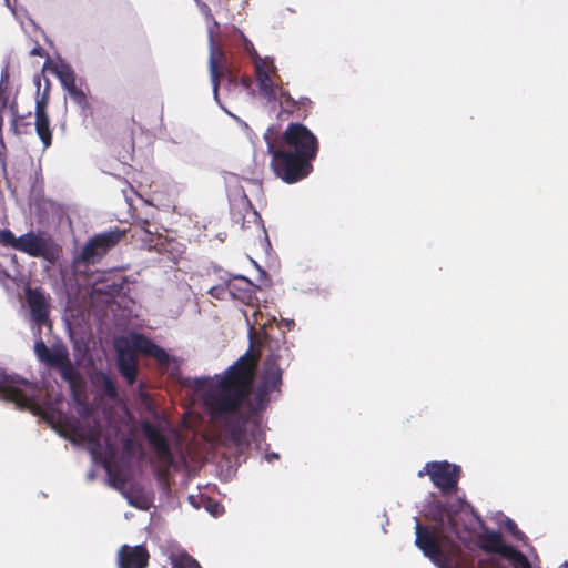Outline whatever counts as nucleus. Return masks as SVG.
Masks as SVG:
<instances>
[{
	"label": "nucleus",
	"instance_id": "obj_1",
	"mask_svg": "<svg viewBox=\"0 0 568 568\" xmlns=\"http://www.w3.org/2000/svg\"><path fill=\"white\" fill-rule=\"evenodd\" d=\"M260 353L247 351L232 366L215 387L205 393L204 405L211 417L224 423V429L235 446L248 445L250 413L242 410L251 394Z\"/></svg>",
	"mask_w": 568,
	"mask_h": 568
},
{
	"label": "nucleus",
	"instance_id": "obj_2",
	"mask_svg": "<svg viewBox=\"0 0 568 568\" xmlns=\"http://www.w3.org/2000/svg\"><path fill=\"white\" fill-rule=\"evenodd\" d=\"M425 518L433 521V527L423 525L415 518V546L438 568H473L459 544L443 534L447 527L458 538L459 528L455 516L442 501H434L425 513Z\"/></svg>",
	"mask_w": 568,
	"mask_h": 568
},
{
	"label": "nucleus",
	"instance_id": "obj_3",
	"mask_svg": "<svg viewBox=\"0 0 568 568\" xmlns=\"http://www.w3.org/2000/svg\"><path fill=\"white\" fill-rule=\"evenodd\" d=\"M246 323L248 325V335L251 339L256 334V326H258L260 334L262 336V344L268 348L270 354L264 361V369L262 376V384L266 392H274L282 385L283 368L281 362L286 359L290 361L291 352L287 346L280 345L278 341L275 339L268 329L273 328L275 317H266L264 321V314L260 310H254L251 316L244 313Z\"/></svg>",
	"mask_w": 568,
	"mask_h": 568
},
{
	"label": "nucleus",
	"instance_id": "obj_4",
	"mask_svg": "<svg viewBox=\"0 0 568 568\" xmlns=\"http://www.w3.org/2000/svg\"><path fill=\"white\" fill-rule=\"evenodd\" d=\"M0 244L50 263H54L60 255V247L51 236L33 231L16 237L11 230L3 229L0 231Z\"/></svg>",
	"mask_w": 568,
	"mask_h": 568
},
{
	"label": "nucleus",
	"instance_id": "obj_5",
	"mask_svg": "<svg viewBox=\"0 0 568 568\" xmlns=\"http://www.w3.org/2000/svg\"><path fill=\"white\" fill-rule=\"evenodd\" d=\"M272 155L271 168L275 175L285 183L293 184L305 179L312 171L313 160L278 148L275 142H267Z\"/></svg>",
	"mask_w": 568,
	"mask_h": 568
},
{
	"label": "nucleus",
	"instance_id": "obj_6",
	"mask_svg": "<svg viewBox=\"0 0 568 568\" xmlns=\"http://www.w3.org/2000/svg\"><path fill=\"white\" fill-rule=\"evenodd\" d=\"M34 353L41 363L59 371L61 378L69 384L73 394L82 387V377L72 365L64 345L55 344L50 348L42 339H38L34 343Z\"/></svg>",
	"mask_w": 568,
	"mask_h": 568
},
{
	"label": "nucleus",
	"instance_id": "obj_7",
	"mask_svg": "<svg viewBox=\"0 0 568 568\" xmlns=\"http://www.w3.org/2000/svg\"><path fill=\"white\" fill-rule=\"evenodd\" d=\"M483 532L477 537V546L487 554H496L507 559L514 568H532L528 558L515 547L506 545L500 531L489 530L481 517L473 510Z\"/></svg>",
	"mask_w": 568,
	"mask_h": 568
},
{
	"label": "nucleus",
	"instance_id": "obj_8",
	"mask_svg": "<svg viewBox=\"0 0 568 568\" xmlns=\"http://www.w3.org/2000/svg\"><path fill=\"white\" fill-rule=\"evenodd\" d=\"M273 142H275L278 148H285L293 153H297L313 161L318 153L317 138L302 123H290L282 136Z\"/></svg>",
	"mask_w": 568,
	"mask_h": 568
},
{
	"label": "nucleus",
	"instance_id": "obj_9",
	"mask_svg": "<svg viewBox=\"0 0 568 568\" xmlns=\"http://www.w3.org/2000/svg\"><path fill=\"white\" fill-rule=\"evenodd\" d=\"M0 396L20 408L38 406V387L34 383L18 376L0 373Z\"/></svg>",
	"mask_w": 568,
	"mask_h": 568
},
{
	"label": "nucleus",
	"instance_id": "obj_10",
	"mask_svg": "<svg viewBox=\"0 0 568 568\" xmlns=\"http://www.w3.org/2000/svg\"><path fill=\"white\" fill-rule=\"evenodd\" d=\"M128 230L114 227L91 236L81 250V260L85 264H95L125 236Z\"/></svg>",
	"mask_w": 568,
	"mask_h": 568
},
{
	"label": "nucleus",
	"instance_id": "obj_11",
	"mask_svg": "<svg viewBox=\"0 0 568 568\" xmlns=\"http://www.w3.org/2000/svg\"><path fill=\"white\" fill-rule=\"evenodd\" d=\"M425 473L442 494H452L458 488L462 469L446 460L429 462L425 465Z\"/></svg>",
	"mask_w": 568,
	"mask_h": 568
},
{
	"label": "nucleus",
	"instance_id": "obj_12",
	"mask_svg": "<svg viewBox=\"0 0 568 568\" xmlns=\"http://www.w3.org/2000/svg\"><path fill=\"white\" fill-rule=\"evenodd\" d=\"M226 52L223 50L221 45H217L213 41L210 45V57H209V70L211 77V83L213 89V94L215 99L219 97L220 83L226 75L229 70L233 69Z\"/></svg>",
	"mask_w": 568,
	"mask_h": 568
},
{
	"label": "nucleus",
	"instance_id": "obj_13",
	"mask_svg": "<svg viewBox=\"0 0 568 568\" xmlns=\"http://www.w3.org/2000/svg\"><path fill=\"white\" fill-rule=\"evenodd\" d=\"M141 429L150 446L153 448L156 458L166 467H170L173 464V454L169 440L163 435L162 430L149 420L141 423Z\"/></svg>",
	"mask_w": 568,
	"mask_h": 568
},
{
	"label": "nucleus",
	"instance_id": "obj_14",
	"mask_svg": "<svg viewBox=\"0 0 568 568\" xmlns=\"http://www.w3.org/2000/svg\"><path fill=\"white\" fill-rule=\"evenodd\" d=\"M113 487L119 489L128 504L141 510H149L152 506V496L145 493L144 488L139 484H131L125 487L123 478H113Z\"/></svg>",
	"mask_w": 568,
	"mask_h": 568
},
{
	"label": "nucleus",
	"instance_id": "obj_15",
	"mask_svg": "<svg viewBox=\"0 0 568 568\" xmlns=\"http://www.w3.org/2000/svg\"><path fill=\"white\" fill-rule=\"evenodd\" d=\"M150 554L144 545H123L118 550L119 568H146Z\"/></svg>",
	"mask_w": 568,
	"mask_h": 568
},
{
	"label": "nucleus",
	"instance_id": "obj_16",
	"mask_svg": "<svg viewBox=\"0 0 568 568\" xmlns=\"http://www.w3.org/2000/svg\"><path fill=\"white\" fill-rule=\"evenodd\" d=\"M278 95L281 104L280 116L284 114L293 115L296 113L298 118H307L308 111L313 106V101L308 97H300L298 99H295L283 88L278 89Z\"/></svg>",
	"mask_w": 568,
	"mask_h": 568
},
{
	"label": "nucleus",
	"instance_id": "obj_17",
	"mask_svg": "<svg viewBox=\"0 0 568 568\" xmlns=\"http://www.w3.org/2000/svg\"><path fill=\"white\" fill-rule=\"evenodd\" d=\"M274 70L275 67L272 61H267L266 59H258V61H256L255 73L260 93L268 101L276 99V90L270 74L271 71Z\"/></svg>",
	"mask_w": 568,
	"mask_h": 568
},
{
	"label": "nucleus",
	"instance_id": "obj_18",
	"mask_svg": "<svg viewBox=\"0 0 568 568\" xmlns=\"http://www.w3.org/2000/svg\"><path fill=\"white\" fill-rule=\"evenodd\" d=\"M47 98L36 100V131L44 149L52 144V131L50 129V119L47 112Z\"/></svg>",
	"mask_w": 568,
	"mask_h": 568
},
{
	"label": "nucleus",
	"instance_id": "obj_19",
	"mask_svg": "<svg viewBox=\"0 0 568 568\" xmlns=\"http://www.w3.org/2000/svg\"><path fill=\"white\" fill-rule=\"evenodd\" d=\"M26 296L32 318L39 324L45 323L49 318V310L43 293L38 288H28Z\"/></svg>",
	"mask_w": 568,
	"mask_h": 568
},
{
	"label": "nucleus",
	"instance_id": "obj_20",
	"mask_svg": "<svg viewBox=\"0 0 568 568\" xmlns=\"http://www.w3.org/2000/svg\"><path fill=\"white\" fill-rule=\"evenodd\" d=\"M118 369L126 379L128 384L133 385L138 376L136 357L131 349H119L118 352Z\"/></svg>",
	"mask_w": 568,
	"mask_h": 568
},
{
	"label": "nucleus",
	"instance_id": "obj_21",
	"mask_svg": "<svg viewBox=\"0 0 568 568\" xmlns=\"http://www.w3.org/2000/svg\"><path fill=\"white\" fill-rule=\"evenodd\" d=\"M50 70L60 80L63 89L68 92L77 87V78L73 69L67 63H52L48 58L43 64L42 71Z\"/></svg>",
	"mask_w": 568,
	"mask_h": 568
},
{
	"label": "nucleus",
	"instance_id": "obj_22",
	"mask_svg": "<svg viewBox=\"0 0 568 568\" xmlns=\"http://www.w3.org/2000/svg\"><path fill=\"white\" fill-rule=\"evenodd\" d=\"M50 70L60 80L63 89L68 92L77 87V78L73 69L67 63H52L48 58L43 64L42 71Z\"/></svg>",
	"mask_w": 568,
	"mask_h": 568
},
{
	"label": "nucleus",
	"instance_id": "obj_23",
	"mask_svg": "<svg viewBox=\"0 0 568 568\" xmlns=\"http://www.w3.org/2000/svg\"><path fill=\"white\" fill-rule=\"evenodd\" d=\"M239 284L245 285V288H244L245 292L251 291L252 283L244 277H239L234 281L229 282L226 286L216 285V286L211 287L209 290V294L216 300H225L226 295H233L234 297L243 298L244 296H240V295L235 294V290L241 288L239 286Z\"/></svg>",
	"mask_w": 568,
	"mask_h": 568
},
{
	"label": "nucleus",
	"instance_id": "obj_24",
	"mask_svg": "<svg viewBox=\"0 0 568 568\" xmlns=\"http://www.w3.org/2000/svg\"><path fill=\"white\" fill-rule=\"evenodd\" d=\"M99 390L109 399L115 400L118 398V387L113 378L105 373H98L93 381Z\"/></svg>",
	"mask_w": 568,
	"mask_h": 568
},
{
	"label": "nucleus",
	"instance_id": "obj_25",
	"mask_svg": "<svg viewBox=\"0 0 568 568\" xmlns=\"http://www.w3.org/2000/svg\"><path fill=\"white\" fill-rule=\"evenodd\" d=\"M170 562L172 568H202L197 560L185 551L171 555Z\"/></svg>",
	"mask_w": 568,
	"mask_h": 568
},
{
	"label": "nucleus",
	"instance_id": "obj_26",
	"mask_svg": "<svg viewBox=\"0 0 568 568\" xmlns=\"http://www.w3.org/2000/svg\"><path fill=\"white\" fill-rule=\"evenodd\" d=\"M72 434L74 437L82 442H88L92 445L99 446V430L93 427H81L74 426L72 427Z\"/></svg>",
	"mask_w": 568,
	"mask_h": 568
},
{
	"label": "nucleus",
	"instance_id": "obj_27",
	"mask_svg": "<svg viewBox=\"0 0 568 568\" xmlns=\"http://www.w3.org/2000/svg\"><path fill=\"white\" fill-rule=\"evenodd\" d=\"M70 98L72 99V101L78 105L80 106L83 111H90L91 110V105H90V102H89V99L85 94V92L80 89L78 85L74 87L73 89H71L70 91H68Z\"/></svg>",
	"mask_w": 568,
	"mask_h": 568
},
{
	"label": "nucleus",
	"instance_id": "obj_28",
	"mask_svg": "<svg viewBox=\"0 0 568 568\" xmlns=\"http://www.w3.org/2000/svg\"><path fill=\"white\" fill-rule=\"evenodd\" d=\"M155 343H153L150 338L142 334H138L133 337V347L135 351L150 355L151 351L153 349Z\"/></svg>",
	"mask_w": 568,
	"mask_h": 568
},
{
	"label": "nucleus",
	"instance_id": "obj_29",
	"mask_svg": "<svg viewBox=\"0 0 568 568\" xmlns=\"http://www.w3.org/2000/svg\"><path fill=\"white\" fill-rule=\"evenodd\" d=\"M33 81H34V84L37 85L38 88V92H37V99L38 98H47V105L49 104V98H50V87H51V83L48 79H45V87L42 91V93L40 94V85H41V78L39 74H36L34 78H33Z\"/></svg>",
	"mask_w": 568,
	"mask_h": 568
},
{
	"label": "nucleus",
	"instance_id": "obj_30",
	"mask_svg": "<svg viewBox=\"0 0 568 568\" xmlns=\"http://www.w3.org/2000/svg\"><path fill=\"white\" fill-rule=\"evenodd\" d=\"M149 356H152L154 357L158 362L160 363H166L168 359H169V355L168 353L165 352V349H163L162 347H160L159 345H154L153 349L151 351L150 355Z\"/></svg>",
	"mask_w": 568,
	"mask_h": 568
},
{
	"label": "nucleus",
	"instance_id": "obj_31",
	"mask_svg": "<svg viewBox=\"0 0 568 568\" xmlns=\"http://www.w3.org/2000/svg\"><path fill=\"white\" fill-rule=\"evenodd\" d=\"M506 528L518 540H521L525 537L524 532L518 529L516 523L511 519L507 520Z\"/></svg>",
	"mask_w": 568,
	"mask_h": 568
},
{
	"label": "nucleus",
	"instance_id": "obj_32",
	"mask_svg": "<svg viewBox=\"0 0 568 568\" xmlns=\"http://www.w3.org/2000/svg\"><path fill=\"white\" fill-rule=\"evenodd\" d=\"M242 37L244 39V49L245 51L254 59V62L258 61L261 59L257 54V51L254 48V44L245 38V36L242 33Z\"/></svg>",
	"mask_w": 568,
	"mask_h": 568
},
{
	"label": "nucleus",
	"instance_id": "obj_33",
	"mask_svg": "<svg viewBox=\"0 0 568 568\" xmlns=\"http://www.w3.org/2000/svg\"><path fill=\"white\" fill-rule=\"evenodd\" d=\"M224 79L227 80L229 87H237L239 75H237V71L235 70V68L229 70V72H226V75L224 77Z\"/></svg>",
	"mask_w": 568,
	"mask_h": 568
},
{
	"label": "nucleus",
	"instance_id": "obj_34",
	"mask_svg": "<svg viewBox=\"0 0 568 568\" xmlns=\"http://www.w3.org/2000/svg\"><path fill=\"white\" fill-rule=\"evenodd\" d=\"M121 287L119 285H109L106 288H95V292L99 294H105L109 296H114V294H118L120 292Z\"/></svg>",
	"mask_w": 568,
	"mask_h": 568
},
{
	"label": "nucleus",
	"instance_id": "obj_35",
	"mask_svg": "<svg viewBox=\"0 0 568 568\" xmlns=\"http://www.w3.org/2000/svg\"><path fill=\"white\" fill-rule=\"evenodd\" d=\"M30 55L44 57L47 53L45 50L37 43L36 47L30 51Z\"/></svg>",
	"mask_w": 568,
	"mask_h": 568
},
{
	"label": "nucleus",
	"instance_id": "obj_36",
	"mask_svg": "<svg viewBox=\"0 0 568 568\" xmlns=\"http://www.w3.org/2000/svg\"><path fill=\"white\" fill-rule=\"evenodd\" d=\"M172 244H173L172 241H165V242H160L156 245L160 246V250L170 251L169 246H172Z\"/></svg>",
	"mask_w": 568,
	"mask_h": 568
},
{
	"label": "nucleus",
	"instance_id": "obj_37",
	"mask_svg": "<svg viewBox=\"0 0 568 568\" xmlns=\"http://www.w3.org/2000/svg\"><path fill=\"white\" fill-rule=\"evenodd\" d=\"M139 224L141 225V229L148 233V234H151V232L149 231L148 226L150 224V222L148 220H142L141 222H139Z\"/></svg>",
	"mask_w": 568,
	"mask_h": 568
},
{
	"label": "nucleus",
	"instance_id": "obj_38",
	"mask_svg": "<svg viewBox=\"0 0 568 568\" xmlns=\"http://www.w3.org/2000/svg\"><path fill=\"white\" fill-rule=\"evenodd\" d=\"M241 81H242L243 87L247 88L250 85L248 77H243Z\"/></svg>",
	"mask_w": 568,
	"mask_h": 568
},
{
	"label": "nucleus",
	"instance_id": "obj_39",
	"mask_svg": "<svg viewBox=\"0 0 568 568\" xmlns=\"http://www.w3.org/2000/svg\"><path fill=\"white\" fill-rule=\"evenodd\" d=\"M8 75H9V74H8V68H6V69L3 70V72H2V75H1L2 80H3L4 78H6V79H8Z\"/></svg>",
	"mask_w": 568,
	"mask_h": 568
},
{
	"label": "nucleus",
	"instance_id": "obj_40",
	"mask_svg": "<svg viewBox=\"0 0 568 568\" xmlns=\"http://www.w3.org/2000/svg\"><path fill=\"white\" fill-rule=\"evenodd\" d=\"M23 120V118H19V119H16V125H22L21 123H19V121Z\"/></svg>",
	"mask_w": 568,
	"mask_h": 568
},
{
	"label": "nucleus",
	"instance_id": "obj_41",
	"mask_svg": "<svg viewBox=\"0 0 568 568\" xmlns=\"http://www.w3.org/2000/svg\"><path fill=\"white\" fill-rule=\"evenodd\" d=\"M104 467H105L106 470H109L110 469L109 463H105Z\"/></svg>",
	"mask_w": 568,
	"mask_h": 568
},
{
	"label": "nucleus",
	"instance_id": "obj_42",
	"mask_svg": "<svg viewBox=\"0 0 568 568\" xmlns=\"http://www.w3.org/2000/svg\"><path fill=\"white\" fill-rule=\"evenodd\" d=\"M6 277H10V275L7 272H3Z\"/></svg>",
	"mask_w": 568,
	"mask_h": 568
},
{
	"label": "nucleus",
	"instance_id": "obj_43",
	"mask_svg": "<svg viewBox=\"0 0 568 568\" xmlns=\"http://www.w3.org/2000/svg\"><path fill=\"white\" fill-rule=\"evenodd\" d=\"M189 499L193 503L194 500V497L193 496H190Z\"/></svg>",
	"mask_w": 568,
	"mask_h": 568
}]
</instances>
